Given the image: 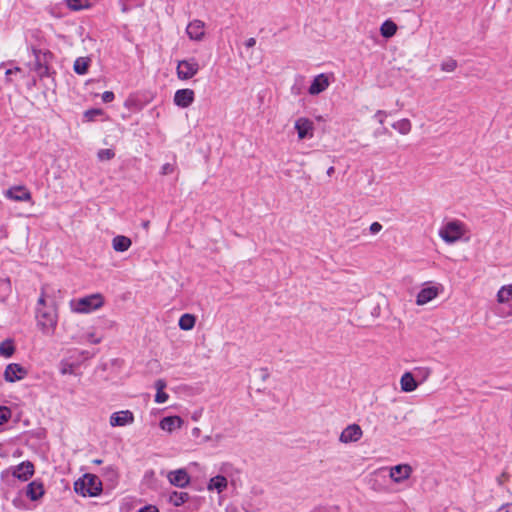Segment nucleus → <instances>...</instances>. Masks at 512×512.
<instances>
[{"mask_svg":"<svg viewBox=\"0 0 512 512\" xmlns=\"http://www.w3.org/2000/svg\"><path fill=\"white\" fill-rule=\"evenodd\" d=\"M74 490L81 496L95 497L100 495L102 492V482L98 476L86 473L75 481Z\"/></svg>","mask_w":512,"mask_h":512,"instance_id":"f257e3e1","label":"nucleus"},{"mask_svg":"<svg viewBox=\"0 0 512 512\" xmlns=\"http://www.w3.org/2000/svg\"><path fill=\"white\" fill-rule=\"evenodd\" d=\"M37 325L44 334L53 333L57 324V315L53 308H36Z\"/></svg>","mask_w":512,"mask_h":512,"instance_id":"f03ea898","label":"nucleus"},{"mask_svg":"<svg viewBox=\"0 0 512 512\" xmlns=\"http://www.w3.org/2000/svg\"><path fill=\"white\" fill-rule=\"evenodd\" d=\"M464 232H465L464 224L458 220H453V221L447 222L439 230V236L446 243H455L456 241L461 239Z\"/></svg>","mask_w":512,"mask_h":512,"instance_id":"7ed1b4c3","label":"nucleus"},{"mask_svg":"<svg viewBox=\"0 0 512 512\" xmlns=\"http://www.w3.org/2000/svg\"><path fill=\"white\" fill-rule=\"evenodd\" d=\"M103 303L102 295L97 293L80 298L77 301H72L71 304L74 311L79 313H88L100 308Z\"/></svg>","mask_w":512,"mask_h":512,"instance_id":"20e7f679","label":"nucleus"},{"mask_svg":"<svg viewBox=\"0 0 512 512\" xmlns=\"http://www.w3.org/2000/svg\"><path fill=\"white\" fill-rule=\"evenodd\" d=\"M200 67L195 58L180 60L177 63L176 73L180 80H189L194 77Z\"/></svg>","mask_w":512,"mask_h":512,"instance_id":"39448f33","label":"nucleus"},{"mask_svg":"<svg viewBox=\"0 0 512 512\" xmlns=\"http://www.w3.org/2000/svg\"><path fill=\"white\" fill-rule=\"evenodd\" d=\"M28 371L18 363L8 364L4 371V379L7 382H15L23 379L27 375Z\"/></svg>","mask_w":512,"mask_h":512,"instance_id":"423d86ee","label":"nucleus"},{"mask_svg":"<svg viewBox=\"0 0 512 512\" xmlns=\"http://www.w3.org/2000/svg\"><path fill=\"white\" fill-rule=\"evenodd\" d=\"M362 435L363 431L358 424H350L340 434L339 441L342 443L357 442Z\"/></svg>","mask_w":512,"mask_h":512,"instance_id":"0eeeda50","label":"nucleus"},{"mask_svg":"<svg viewBox=\"0 0 512 512\" xmlns=\"http://www.w3.org/2000/svg\"><path fill=\"white\" fill-rule=\"evenodd\" d=\"M295 129L300 140L311 138L313 136L314 124L310 119L301 117L296 120Z\"/></svg>","mask_w":512,"mask_h":512,"instance_id":"6e6552de","label":"nucleus"},{"mask_svg":"<svg viewBox=\"0 0 512 512\" xmlns=\"http://www.w3.org/2000/svg\"><path fill=\"white\" fill-rule=\"evenodd\" d=\"M4 195L8 199L17 202L29 201L32 197L30 191L25 186L22 185L13 186L9 188L8 190L5 191Z\"/></svg>","mask_w":512,"mask_h":512,"instance_id":"1a4fd4ad","label":"nucleus"},{"mask_svg":"<svg viewBox=\"0 0 512 512\" xmlns=\"http://www.w3.org/2000/svg\"><path fill=\"white\" fill-rule=\"evenodd\" d=\"M195 99V93L192 89H179L175 92L174 95V103L178 107L187 108L189 107Z\"/></svg>","mask_w":512,"mask_h":512,"instance_id":"9d476101","label":"nucleus"},{"mask_svg":"<svg viewBox=\"0 0 512 512\" xmlns=\"http://www.w3.org/2000/svg\"><path fill=\"white\" fill-rule=\"evenodd\" d=\"M134 415L130 410H124L115 412L110 417V425L115 426H125L133 423Z\"/></svg>","mask_w":512,"mask_h":512,"instance_id":"9b49d317","label":"nucleus"},{"mask_svg":"<svg viewBox=\"0 0 512 512\" xmlns=\"http://www.w3.org/2000/svg\"><path fill=\"white\" fill-rule=\"evenodd\" d=\"M168 479L172 485L180 488L186 487L190 482V476L185 469L171 471L168 474Z\"/></svg>","mask_w":512,"mask_h":512,"instance_id":"f8f14e48","label":"nucleus"},{"mask_svg":"<svg viewBox=\"0 0 512 512\" xmlns=\"http://www.w3.org/2000/svg\"><path fill=\"white\" fill-rule=\"evenodd\" d=\"M411 472L412 468L408 464H399L391 468L390 477L394 482L400 483L408 479Z\"/></svg>","mask_w":512,"mask_h":512,"instance_id":"ddd939ff","label":"nucleus"},{"mask_svg":"<svg viewBox=\"0 0 512 512\" xmlns=\"http://www.w3.org/2000/svg\"><path fill=\"white\" fill-rule=\"evenodd\" d=\"M34 474V465L30 461L20 463L13 472V476L22 481H27Z\"/></svg>","mask_w":512,"mask_h":512,"instance_id":"4468645a","label":"nucleus"},{"mask_svg":"<svg viewBox=\"0 0 512 512\" xmlns=\"http://www.w3.org/2000/svg\"><path fill=\"white\" fill-rule=\"evenodd\" d=\"M328 86H329L328 77L325 74H319L313 79V81L308 89V92L311 95H318L321 92H323Z\"/></svg>","mask_w":512,"mask_h":512,"instance_id":"2eb2a0df","label":"nucleus"},{"mask_svg":"<svg viewBox=\"0 0 512 512\" xmlns=\"http://www.w3.org/2000/svg\"><path fill=\"white\" fill-rule=\"evenodd\" d=\"M186 32L190 39L201 40L204 36V23L200 20H194L188 24Z\"/></svg>","mask_w":512,"mask_h":512,"instance_id":"dca6fc26","label":"nucleus"},{"mask_svg":"<svg viewBox=\"0 0 512 512\" xmlns=\"http://www.w3.org/2000/svg\"><path fill=\"white\" fill-rule=\"evenodd\" d=\"M45 493L43 483L38 480H34L27 485L26 495L32 501L39 500Z\"/></svg>","mask_w":512,"mask_h":512,"instance_id":"f3484780","label":"nucleus"},{"mask_svg":"<svg viewBox=\"0 0 512 512\" xmlns=\"http://www.w3.org/2000/svg\"><path fill=\"white\" fill-rule=\"evenodd\" d=\"M183 424V420L179 416H167L161 419L159 426L162 430L172 432L177 428H180Z\"/></svg>","mask_w":512,"mask_h":512,"instance_id":"a211bd4d","label":"nucleus"},{"mask_svg":"<svg viewBox=\"0 0 512 512\" xmlns=\"http://www.w3.org/2000/svg\"><path fill=\"white\" fill-rule=\"evenodd\" d=\"M438 295V289L436 287H426L420 290L417 295V305H424L433 300Z\"/></svg>","mask_w":512,"mask_h":512,"instance_id":"6ab92c4d","label":"nucleus"},{"mask_svg":"<svg viewBox=\"0 0 512 512\" xmlns=\"http://www.w3.org/2000/svg\"><path fill=\"white\" fill-rule=\"evenodd\" d=\"M497 300L499 303H509L510 310L506 314L512 315V285L501 287L497 293Z\"/></svg>","mask_w":512,"mask_h":512,"instance_id":"aec40b11","label":"nucleus"},{"mask_svg":"<svg viewBox=\"0 0 512 512\" xmlns=\"http://www.w3.org/2000/svg\"><path fill=\"white\" fill-rule=\"evenodd\" d=\"M131 245V239L123 235H117L112 240V247L116 252H125Z\"/></svg>","mask_w":512,"mask_h":512,"instance_id":"412c9836","label":"nucleus"},{"mask_svg":"<svg viewBox=\"0 0 512 512\" xmlns=\"http://www.w3.org/2000/svg\"><path fill=\"white\" fill-rule=\"evenodd\" d=\"M32 51L35 57L34 68H40L43 66V64L49 63L53 57V54L50 51L43 52L42 50L36 48H33Z\"/></svg>","mask_w":512,"mask_h":512,"instance_id":"4be33fe9","label":"nucleus"},{"mask_svg":"<svg viewBox=\"0 0 512 512\" xmlns=\"http://www.w3.org/2000/svg\"><path fill=\"white\" fill-rule=\"evenodd\" d=\"M400 385H401L402 391L412 392L417 388L418 383L416 382L412 373L406 372L401 377Z\"/></svg>","mask_w":512,"mask_h":512,"instance_id":"5701e85b","label":"nucleus"},{"mask_svg":"<svg viewBox=\"0 0 512 512\" xmlns=\"http://www.w3.org/2000/svg\"><path fill=\"white\" fill-rule=\"evenodd\" d=\"M227 479L222 475H217L210 479L208 483V490H217L218 493L224 491L227 487Z\"/></svg>","mask_w":512,"mask_h":512,"instance_id":"b1692460","label":"nucleus"},{"mask_svg":"<svg viewBox=\"0 0 512 512\" xmlns=\"http://www.w3.org/2000/svg\"><path fill=\"white\" fill-rule=\"evenodd\" d=\"M90 62L91 60L88 57H78L73 65L74 72L78 75H85L88 72Z\"/></svg>","mask_w":512,"mask_h":512,"instance_id":"393cba45","label":"nucleus"},{"mask_svg":"<svg viewBox=\"0 0 512 512\" xmlns=\"http://www.w3.org/2000/svg\"><path fill=\"white\" fill-rule=\"evenodd\" d=\"M166 381L163 379H158L155 382V388L157 390L155 395V402L156 403H165L168 400V394L164 392V389L166 387Z\"/></svg>","mask_w":512,"mask_h":512,"instance_id":"a878e982","label":"nucleus"},{"mask_svg":"<svg viewBox=\"0 0 512 512\" xmlns=\"http://www.w3.org/2000/svg\"><path fill=\"white\" fill-rule=\"evenodd\" d=\"M15 353L14 341L7 338L0 343V355L5 358H10Z\"/></svg>","mask_w":512,"mask_h":512,"instance_id":"bb28decb","label":"nucleus"},{"mask_svg":"<svg viewBox=\"0 0 512 512\" xmlns=\"http://www.w3.org/2000/svg\"><path fill=\"white\" fill-rule=\"evenodd\" d=\"M397 32V25L392 20H386L380 27V33L384 38H391Z\"/></svg>","mask_w":512,"mask_h":512,"instance_id":"cd10ccee","label":"nucleus"},{"mask_svg":"<svg viewBox=\"0 0 512 512\" xmlns=\"http://www.w3.org/2000/svg\"><path fill=\"white\" fill-rule=\"evenodd\" d=\"M196 317L192 314H183L179 319V327L184 331H189L195 326Z\"/></svg>","mask_w":512,"mask_h":512,"instance_id":"c85d7f7f","label":"nucleus"},{"mask_svg":"<svg viewBox=\"0 0 512 512\" xmlns=\"http://www.w3.org/2000/svg\"><path fill=\"white\" fill-rule=\"evenodd\" d=\"M66 6L72 11L90 8L89 0H65Z\"/></svg>","mask_w":512,"mask_h":512,"instance_id":"c756f323","label":"nucleus"},{"mask_svg":"<svg viewBox=\"0 0 512 512\" xmlns=\"http://www.w3.org/2000/svg\"><path fill=\"white\" fill-rule=\"evenodd\" d=\"M189 500V494L187 492H178L174 491L170 495V502L173 503L174 506L179 507L186 503Z\"/></svg>","mask_w":512,"mask_h":512,"instance_id":"7c9ffc66","label":"nucleus"},{"mask_svg":"<svg viewBox=\"0 0 512 512\" xmlns=\"http://www.w3.org/2000/svg\"><path fill=\"white\" fill-rule=\"evenodd\" d=\"M392 127L396 129L400 134L406 135L411 131V122L409 119H401L395 122Z\"/></svg>","mask_w":512,"mask_h":512,"instance_id":"2f4dec72","label":"nucleus"},{"mask_svg":"<svg viewBox=\"0 0 512 512\" xmlns=\"http://www.w3.org/2000/svg\"><path fill=\"white\" fill-rule=\"evenodd\" d=\"M75 369V365L68 361H61L60 363V373L62 375L73 374Z\"/></svg>","mask_w":512,"mask_h":512,"instance_id":"473e14b6","label":"nucleus"},{"mask_svg":"<svg viewBox=\"0 0 512 512\" xmlns=\"http://www.w3.org/2000/svg\"><path fill=\"white\" fill-rule=\"evenodd\" d=\"M12 412L6 406H0V425H3L9 421L11 418Z\"/></svg>","mask_w":512,"mask_h":512,"instance_id":"72a5a7b5","label":"nucleus"},{"mask_svg":"<svg viewBox=\"0 0 512 512\" xmlns=\"http://www.w3.org/2000/svg\"><path fill=\"white\" fill-rule=\"evenodd\" d=\"M457 68V61L454 59H448L441 64V70L445 72H452Z\"/></svg>","mask_w":512,"mask_h":512,"instance_id":"f704fd0d","label":"nucleus"},{"mask_svg":"<svg viewBox=\"0 0 512 512\" xmlns=\"http://www.w3.org/2000/svg\"><path fill=\"white\" fill-rule=\"evenodd\" d=\"M114 156L115 152L112 149H101L98 152V158L101 161L111 160L112 158H114Z\"/></svg>","mask_w":512,"mask_h":512,"instance_id":"c9c22d12","label":"nucleus"},{"mask_svg":"<svg viewBox=\"0 0 512 512\" xmlns=\"http://www.w3.org/2000/svg\"><path fill=\"white\" fill-rule=\"evenodd\" d=\"M103 112L101 109H97V108H92V109H89L87 111H85L84 113V117L88 120V121H93L95 119L96 116L98 115H101Z\"/></svg>","mask_w":512,"mask_h":512,"instance_id":"e433bc0d","label":"nucleus"},{"mask_svg":"<svg viewBox=\"0 0 512 512\" xmlns=\"http://www.w3.org/2000/svg\"><path fill=\"white\" fill-rule=\"evenodd\" d=\"M33 69H34V71L37 73V75L40 78L49 76V65H48V63L47 64H43V66L40 67V68H33Z\"/></svg>","mask_w":512,"mask_h":512,"instance_id":"4c0bfd02","label":"nucleus"},{"mask_svg":"<svg viewBox=\"0 0 512 512\" xmlns=\"http://www.w3.org/2000/svg\"><path fill=\"white\" fill-rule=\"evenodd\" d=\"M173 171H174V166L170 163H165L161 168L162 175L171 174V173H173Z\"/></svg>","mask_w":512,"mask_h":512,"instance_id":"58836bf2","label":"nucleus"},{"mask_svg":"<svg viewBox=\"0 0 512 512\" xmlns=\"http://www.w3.org/2000/svg\"><path fill=\"white\" fill-rule=\"evenodd\" d=\"M114 98H115V95H114V93L112 91H105L102 94V100L105 103H109V102L113 101Z\"/></svg>","mask_w":512,"mask_h":512,"instance_id":"ea45409f","label":"nucleus"},{"mask_svg":"<svg viewBox=\"0 0 512 512\" xmlns=\"http://www.w3.org/2000/svg\"><path fill=\"white\" fill-rule=\"evenodd\" d=\"M382 230V225L379 223V222H373L370 227H369V231L372 233V234H377L378 232H380Z\"/></svg>","mask_w":512,"mask_h":512,"instance_id":"a19ab883","label":"nucleus"},{"mask_svg":"<svg viewBox=\"0 0 512 512\" xmlns=\"http://www.w3.org/2000/svg\"><path fill=\"white\" fill-rule=\"evenodd\" d=\"M386 116H387V113H386L385 111H383V110H378V111L375 113V115H374V117H375L376 119H378V121H379V123H380V124H383V123H384V118H385Z\"/></svg>","mask_w":512,"mask_h":512,"instance_id":"79ce46f5","label":"nucleus"},{"mask_svg":"<svg viewBox=\"0 0 512 512\" xmlns=\"http://www.w3.org/2000/svg\"><path fill=\"white\" fill-rule=\"evenodd\" d=\"M87 341L92 344H98L101 342V338L96 337V335L94 333H89V334H87Z\"/></svg>","mask_w":512,"mask_h":512,"instance_id":"37998d69","label":"nucleus"},{"mask_svg":"<svg viewBox=\"0 0 512 512\" xmlns=\"http://www.w3.org/2000/svg\"><path fill=\"white\" fill-rule=\"evenodd\" d=\"M138 512H159V509L154 505H146L142 507Z\"/></svg>","mask_w":512,"mask_h":512,"instance_id":"c03bdc74","label":"nucleus"},{"mask_svg":"<svg viewBox=\"0 0 512 512\" xmlns=\"http://www.w3.org/2000/svg\"><path fill=\"white\" fill-rule=\"evenodd\" d=\"M37 305L40 308H47L46 307V300H45V293L42 291L40 297L38 298Z\"/></svg>","mask_w":512,"mask_h":512,"instance_id":"a18cd8bd","label":"nucleus"},{"mask_svg":"<svg viewBox=\"0 0 512 512\" xmlns=\"http://www.w3.org/2000/svg\"><path fill=\"white\" fill-rule=\"evenodd\" d=\"M497 512H512V503L502 505Z\"/></svg>","mask_w":512,"mask_h":512,"instance_id":"49530a36","label":"nucleus"},{"mask_svg":"<svg viewBox=\"0 0 512 512\" xmlns=\"http://www.w3.org/2000/svg\"><path fill=\"white\" fill-rule=\"evenodd\" d=\"M255 45H256V40H255V38H253V37H251V38L247 39V40H246V42H245V46H246L247 48H252V47H254Z\"/></svg>","mask_w":512,"mask_h":512,"instance_id":"de8ad7c7","label":"nucleus"},{"mask_svg":"<svg viewBox=\"0 0 512 512\" xmlns=\"http://www.w3.org/2000/svg\"><path fill=\"white\" fill-rule=\"evenodd\" d=\"M261 372H262V375H261L262 380L263 381L267 380L269 378L268 369L267 368H262Z\"/></svg>","mask_w":512,"mask_h":512,"instance_id":"09e8293b","label":"nucleus"},{"mask_svg":"<svg viewBox=\"0 0 512 512\" xmlns=\"http://www.w3.org/2000/svg\"><path fill=\"white\" fill-rule=\"evenodd\" d=\"M507 477V474L504 472L502 473L498 478H497V482L499 483V485H502L503 484V479Z\"/></svg>","mask_w":512,"mask_h":512,"instance_id":"8fccbe9b","label":"nucleus"},{"mask_svg":"<svg viewBox=\"0 0 512 512\" xmlns=\"http://www.w3.org/2000/svg\"><path fill=\"white\" fill-rule=\"evenodd\" d=\"M335 172V169L333 166L329 167L328 170H327V175L328 176H332L333 173Z\"/></svg>","mask_w":512,"mask_h":512,"instance_id":"3c124183","label":"nucleus"},{"mask_svg":"<svg viewBox=\"0 0 512 512\" xmlns=\"http://www.w3.org/2000/svg\"><path fill=\"white\" fill-rule=\"evenodd\" d=\"M19 70H20V69H19L18 67H16L14 70H12V69H8V70L6 71V74L8 75V74L14 73V71H19Z\"/></svg>","mask_w":512,"mask_h":512,"instance_id":"603ef678","label":"nucleus"},{"mask_svg":"<svg viewBox=\"0 0 512 512\" xmlns=\"http://www.w3.org/2000/svg\"><path fill=\"white\" fill-rule=\"evenodd\" d=\"M102 462H103V461H102L101 459H95V460H93V463H94V464H97V465L102 464Z\"/></svg>","mask_w":512,"mask_h":512,"instance_id":"864d4df0","label":"nucleus"},{"mask_svg":"<svg viewBox=\"0 0 512 512\" xmlns=\"http://www.w3.org/2000/svg\"><path fill=\"white\" fill-rule=\"evenodd\" d=\"M143 227H144V228H148V227H149V221L144 222V223H143Z\"/></svg>","mask_w":512,"mask_h":512,"instance_id":"5fc2aeb1","label":"nucleus"},{"mask_svg":"<svg viewBox=\"0 0 512 512\" xmlns=\"http://www.w3.org/2000/svg\"><path fill=\"white\" fill-rule=\"evenodd\" d=\"M193 432L197 433V432H199V429L198 428H194Z\"/></svg>","mask_w":512,"mask_h":512,"instance_id":"6e6d98bb","label":"nucleus"}]
</instances>
